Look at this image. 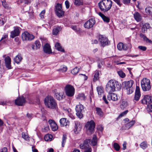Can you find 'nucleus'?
<instances>
[{
	"instance_id": "obj_55",
	"label": "nucleus",
	"mask_w": 152,
	"mask_h": 152,
	"mask_svg": "<svg viewBox=\"0 0 152 152\" xmlns=\"http://www.w3.org/2000/svg\"><path fill=\"white\" fill-rule=\"evenodd\" d=\"M87 146L84 143L83 144H81L80 145V148L81 149H85H85L88 148Z\"/></svg>"
},
{
	"instance_id": "obj_60",
	"label": "nucleus",
	"mask_w": 152,
	"mask_h": 152,
	"mask_svg": "<svg viewBox=\"0 0 152 152\" xmlns=\"http://www.w3.org/2000/svg\"><path fill=\"white\" fill-rule=\"evenodd\" d=\"M65 4L66 5V8L67 9H68L69 7V4L68 1L66 0L65 1Z\"/></svg>"
},
{
	"instance_id": "obj_16",
	"label": "nucleus",
	"mask_w": 152,
	"mask_h": 152,
	"mask_svg": "<svg viewBox=\"0 0 152 152\" xmlns=\"http://www.w3.org/2000/svg\"><path fill=\"white\" fill-rule=\"evenodd\" d=\"M44 52L47 54H50L52 53V50L50 45L48 43H46L43 48Z\"/></svg>"
},
{
	"instance_id": "obj_50",
	"label": "nucleus",
	"mask_w": 152,
	"mask_h": 152,
	"mask_svg": "<svg viewBox=\"0 0 152 152\" xmlns=\"http://www.w3.org/2000/svg\"><path fill=\"white\" fill-rule=\"evenodd\" d=\"M74 3L76 5H80L82 4V0H74Z\"/></svg>"
},
{
	"instance_id": "obj_35",
	"label": "nucleus",
	"mask_w": 152,
	"mask_h": 152,
	"mask_svg": "<svg viewBox=\"0 0 152 152\" xmlns=\"http://www.w3.org/2000/svg\"><path fill=\"white\" fill-rule=\"evenodd\" d=\"M145 12L148 15L152 14V7H147L145 9Z\"/></svg>"
},
{
	"instance_id": "obj_10",
	"label": "nucleus",
	"mask_w": 152,
	"mask_h": 152,
	"mask_svg": "<svg viewBox=\"0 0 152 152\" xmlns=\"http://www.w3.org/2000/svg\"><path fill=\"white\" fill-rule=\"evenodd\" d=\"M96 22L94 18H91L86 22L84 24L85 28L89 29L92 28L95 24Z\"/></svg>"
},
{
	"instance_id": "obj_17",
	"label": "nucleus",
	"mask_w": 152,
	"mask_h": 152,
	"mask_svg": "<svg viewBox=\"0 0 152 152\" xmlns=\"http://www.w3.org/2000/svg\"><path fill=\"white\" fill-rule=\"evenodd\" d=\"M109 94L107 96V98L109 100H112L114 101H117L118 99L117 95L112 92L108 93Z\"/></svg>"
},
{
	"instance_id": "obj_12",
	"label": "nucleus",
	"mask_w": 152,
	"mask_h": 152,
	"mask_svg": "<svg viewBox=\"0 0 152 152\" xmlns=\"http://www.w3.org/2000/svg\"><path fill=\"white\" fill-rule=\"evenodd\" d=\"M82 128V126L80 122L75 121V126L73 129V131L75 134L79 133L80 131Z\"/></svg>"
},
{
	"instance_id": "obj_62",
	"label": "nucleus",
	"mask_w": 152,
	"mask_h": 152,
	"mask_svg": "<svg viewBox=\"0 0 152 152\" xmlns=\"http://www.w3.org/2000/svg\"><path fill=\"white\" fill-rule=\"evenodd\" d=\"M69 117L72 119H75V117L72 113H69L68 114Z\"/></svg>"
},
{
	"instance_id": "obj_4",
	"label": "nucleus",
	"mask_w": 152,
	"mask_h": 152,
	"mask_svg": "<svg viewBox=\"0 0 152 152\" xmlns=\"http://www.w3.org/2000/svg\"><path fill=\"white\" fill-rule=\"evenodd\" d=\"M141 85L142 88L144 91H149L151 88L150 80L146 78H144L142 80Z\"/></svg>"
},
{
	"instance_id": "obj_39",
	"label": "nucleus",
	"mask_w": 152,
	"mask_h": 152,
	"mask_svg": "<svg viewBox=\"0 0 152 152\" xmlns=\"http://www.w3.org/2000/svg\"><path fill=\"white\" fill-rule=\"evenodd\" d=\"M140 37L142 38L144 41L147 42H151V41L147 37H146L144 34L140 33Z\"/></svg>"
},
{
	"instance_id": "obj_61",
	"label": "nucleus",
	"mask_w": 152,
	"mask_h": 152,
	"mask_svg": "<svg viewBox=\"0 0 152 152\" xmlns=\"http://www.w3.org/2000/svg\"><path fill=\"white\" fill-rule=\"evenodd\" d=\"M115 3H116L119 6H121V3L120 0H113Z\"/></svg>"
},
{
	"instance_id": "obj_42",
	"label": "nucleus",
	"mask_w": 152,
	"mask_h": 152,
	"mask_svg": "<svg viewBox=\"0 0 152 152\" xmlns=\"http://www.w3.org/2000/svg\"><path fill=\"white\" fill-rule=\"evenodd\" d=\"M96 113L98 115L101 116H102L103 115V113L101 109L99 107H96Z\"/></svg>"
},
{
	"instance_id": "obj_59",
	"label": "nucleus",
	"mask_w": 152,
	"mask_h": 152,
	"mask_svg": "<svg viewBox=\"0 0 152 152\" xmlns=\"http://www.w3.org/2000/svg\"><path fill=\"white\" fill-rule=\"evenodd\" d=\"M92 149L91 147H88L87 148L85 149L84 152H91Z\"/></svg>"
},
{
	"instance_id": "obj_11",
	"label": "nucleus",
	"mask_w": 152,
	"mask_h": 152,
	"mask_svg": "<svg viewBox=\"0 0 152 152\" xmlns=\"http://www.w3.org/2000/svg\"><path fill=\"white\" fill-rule=\"evenodd\" d=\"M99 41L103 47L107 45L109 42L108 39L106 37H103L102 35L99 36Z\"/></svg>"
},
{
	"instance_id": "obj_18",
	"label": "nucleus",
	"mask_w": 152,
	"mask_h": 152,
	"mask_svg": "<svg viewBox=\"0 0 152 152\" xmlns=\"http://www.w3.org/2000/svg\"><path fill=\"white\" fill-rule=\"evenodd\" d=\"M48 123L53 131H55L57 130L58 128V126L53 120H49Z\"/></svg>"
},
{
	"instance_id": "obj_48",
	"label": "nucleus",
	"mask_w": 152,
	"mask_h": 152,
	"mask_svg": "<svg viewBox=\"0 0 152 152\" xmlns=\"http://www.w3.org/2000/svg\"><path fill=\"white\" fill-rule=\"evenodd\" d=\"M8 38V35L6 34H4L3 35L1 38L0 41H3L4 42H5V40H7V39Z\"/></svg>"
},
{
	"instance_id": "obj_8",
	"label": "nucleus",
	"mask_w": 152,
	"mask_h": 152,
	"mask_svg": "<svg viewBox=\"0 0 152 152\" xmlns=\"http://www.w3.org/2000/svg\"><path fill=\"white\" fill-rule=\"evenodd\" d=\"M86 127L87 131H89L91 133H92L94 131L95 124L93 120L88 121L86 124Z\"/></svg>"
},
{
	"instance_id": "obj_64",
	"label": "nucleus",
	"mask_w": 152,
	"mask_h": 152,
	"mask_svg": "<svg viewBox=\"0 0 152 152\" xmlns=\"http://www.w3.org/2000/svg\"><path fill=\"white\" fill-rule=\"evenodd\" d=\"M144 27H145L146 29L149 28L150 27V24L148 23H145L144 25L143 26Z\"/></svg>"
},
{
	"instance_id": "obj_49",
	"label": "nucleus",
	"mask_w": 152,
	"mask_h": 152,
	"mask_svg": "<svg viewBox=\"0 0 152 152\" xmlns=\"http://www.w3.org/2000/svg\"><path fill=\"white\" fill-rule=\"evenodd\" d=\"M128 105L127 102L126 101H123L122 102L121 107V108H124L126 107Z\"/></svg>"
},
{
	"instance_id": "obj_6",
	"label": "nucleus",
	"mask_w": 152,
	"mask_h": 152,
	"mask_svg": "<svg viewBox=\"0 0 152 152\" xmlns=\"http://www.w3.org/2000/svg\"><path fill=\"white\" fill-rule=\"evenodd\" d=\"M133 83V81L132 80L125 82L124 83L125 85L124 88L127 90V94H129L133 92L134 89L132 87Z\"/></svg>"
},
{
	"instance_id": "obj_45",
	"label": "nucleus",
	"mask_w": 152,
	"mask_h": 152,
	"mask_svg": "<svg viewBox=\"0 0 152 152\" xmlns=\"http://www.w3.org/2000/svg\"><path fill=\"white\" fill-rule=\"evenodd\" d=\"M79 71V68L77 67H76L71 71V72L73 75H75Z\"/></svg>"
},
{
	"instance_id": "obj_29",
	"label": "nucleus",
	"mask_w": 152,
	"mask_h": 152,
	"mask_svg": "<svg viewBox=\"0 0 152 152\" xmlns=\"http://www.w3.org/2000/svg\"><path fill=\"white\" fill-rule=\"evenodd\" d=\"M55 47L56 49L58 51L61 52H64V50L62 48L59 43H56L55 45Z\"/></svg>"
},
{
	"instance_id": "obj_31",
	"label": "nucleus",
	"mask_w": 152,
	"mask_h": 152,
	"mask_svg": "<svg viewBox=\"0 0 152 152\" xmlns=\"http://www.w3.org/2000/svg\"><path fill=\"white\" fill-rule=\"evenodd\" d=\"M22 58L20 55H17L14 58L15 62L18 64L21 61Z\"/></svg>"
},
{
	"instance_id": "obj_63",
	"label": "nucleus",
	"mask_w": 152,
	"mask_h": 152,
	"mask_svg": "<svg viewBox=\"0 0 152 152\" xmlns=\"http://www.w3.org/2000/svg\"><path fill=\"white\" fill-rule=\"evenodd\" d=\"M7 152V149L6 148H2L1 151H0V152Z\"/></svg>"
},
{
	"instance_id": "obj_23",
	"label": "nucleus",
	"mask_w": 152,
	"mask_h": 152,
	"mask_svg": "<svg viewBox=\"0 0 152 152\" xmlns=\"http://www.w3.org/2000/svg\"><path fill=\"white\" fill-rule=\"evenodd\" d=\"M96 90L99 97H101L103 94V88L101 86H99L96 87Z\"/></svg>"
},
{
	"instance_id": "obj_28",
	"label": "nucleus",
	"mask_w": 152,
	"mask_h": 152,
	"mask_svg": "<svg viewBox=\"0 0 152 152\" xmlns=\"http://www.w3.org/2000/svg\"><path fill=\"white\" fill-rule=\"evenodd\" d=\"M70 27L77 33H80L82 32L80 28H77L76 26L72 25Z\"/></svg>"
},
{
	"instance_id": "obj_7",
	"label": "nucleus",
	"mask_w": 152,
	"mask_h": 152,
	"mask_svg": "<svg viewBox=\"0 0 152 152\" xmlns=\"http://www.w3.org/2000/svg\"><path fill=\"white\" fill-rule=\"evenodd\" d=\"M65 90L66 95L68 96L72 97L74 94L75 89L71 85H66L65 87Z\"/></svg>"
},
{
	"instance_id": "obj_47",
	"label": "nucleus",
	"mask_w": 152,
	"mask_h": 152,
	"mask_svg": "<svg viewBox=\"0 0 152 152\" xmlns=\"http://www.w3.org/2000/svg\"><path fill=\"white\" fill-rule=\"evenodd\" d=\"M113 147L116 151H119L120 149V146L119 145L116 143H114L113 144Z\"/></svg>"
},
{
	"instance_id": "obj_36",
	"label": "nucleus",
	"mask_w": 152,
	"mask_h": 152,
	"mask_svg": "<svg viewBox=\"0 0 152 152\" xmlns=\"http://www.w3.org/2000/svg\"><path fill=\"white\" fill-rule=\"evenodd\" d=\"M97 140L96 135H94L91 140V144L93 146L96 145L97 144Z\"/></svg>"
},
{
	"instance_id": "obj_52",
	"label": "nucleus",
	"mask_w": 152,
	"mask_h": 152,
	"mask_svg": "<svg viewBox=\"0 0 152 152\" xmlns=\"http://www.w3.org/2000/svg\"><path fill=\"white\" fill-rule=\"evenodd\" d=\"M2 5L5 8H8L9 7V6L8 4H6V1L3 0L2 1Z\"/></svg>"
},
{
	"instance_id": "obj_41",
	"label": "nucleus",
	"mask_w": 152,
	"mask_h": 152,
	"mask_svg": "<svg viewBox=\"0 0 152 152\" xmlns=\"http://www.w3.org/2000/svg\"><path fill=\"white\" fill-rule=\"evenodd\" d=\"M66 138L67 137L66 135L65 134H64L62 137V141L61 145L62 147H64V146L66 142Z\"/></svg>"
},
{
	"instance_id": "obj_56",
	"label": "nucleus",
	"mask_w": 152,
	"mask_h": 152,
	"mask_svg": "<svg viewBox=\"0 0 152 152\" xmlns=\"http://www.w3.org/2000/svg\"><path fill=\"white\" fill-rule=\"evenodd\" d=\"M138 48L140 50L144 51L146 50L147 49L146 47L142 46H138Z\"/></svg>"
},
{
	"instance_id": "obj_25",
	"label": "nucleus",
	"mask_w": 152,
	"mask_h": 152,
	"mask_svg": "<svg viewBox=\"0 0 152 152\" xmlns=\"http://www.w3.org/2000/svg\"><path fill=\"white\" fill-rule=\"evenodd\" d=\"M64 93L62 92H57L55 93V96L58 100H60L64 97Z\"/></svg>"
},
{
	"instance_id": "obj_1",
	"label": "nucleus",
	"mask_w": 152,
	"mask_h": 152,
	"mask_svg": "<svg viewBox=\"0 0 152 152\" xmlns=\"http://www.w3.org/2000/svg\"><path fill=\"white\" fill-rule=\"evenodd\" d=\"M121 88L120 83L117 81L111 80L108 82L106 86V90L108 93L120 90Z\"/></svg>"
},
{
	"instance_id": "obj_5",
	"label": "nucleus",
	"mask_w": 152,
	"mask_h": 152,
	"mask_svg": "<svg viewBox=\"0 0 152 152\" xmlns=\"http://www.w3.org/2000/svg\"><path fill=\"white\" fill-rule=\"evenodd\" d=\"M75 110L77 116L80 119L82 118L83 117V113L84 112L83 105L79 103L76 106Z\"/></svg>"
},
{
	"instance_id": "obj_44",
	"label": "nucleus",
	"mask_w": 152,
	"mask_h": 152,
	"mask_svg": "<svg viewBox=\"0 0 152 152\" xmlns=\"http://www.w3.org/2000/svg\"><path fill=\"white\" fill-rule=\"evenodd\" d=\"M117 73L119 76L121 78H123L125 77L126 75L125 73L121 70L118 71Z\"/></svg>"
},
{
	"instance_id": "obj_15",
	"label": "nucleus",
	"mask_w": 152,
	"mask_h": 152,
	"mask_svg": "<svg viewBox=\"0 0 152 152\" xmlns=\"http://www.w3.org/2000/svg\"><path fill=\"white\" fill-rule=\"evenodd\" d=\"M26 102V100L23 96L20 97L18 98L15 101L16 104L18 106L23 105Z\"/></svg>"
},
{
	"instance_id": "obj_33",
	"label": "nucleus",
	"mask_w": 152,
	"mask_h": 152,
	"mask_svg": "<svg viewBox=\"0 0 152 152\" xmlns=\"http://www.w3.org/2000/svg\"><path fill=\"white\" fill-rule=\"evenodd\" d=\"M135 121L134 120H132L129 122L128 123L126 124V127L127 128L129 129L135 123Z\"/></svg>"
},
{
	"instance_id": "obj_51",
	"label": "nucleus",
	"mask_w": 152,
	"mask_h": 152,
	"mask_svg": "<svg viewBox=\"0 0 152 152\" xmlns=\"http://www.w3.org/2000/svg\"><path fill=\"white\" fill-rule=\"evenodd\" d=\"M34 44L36 45V49H38L39 48L41 45L40 42L39 41H36L35 42Z\"/></svg>"
},
{
	"instance_id": "obj_21",
	"label": "nucleus",
	"mask_w": 152,
	"mask_h": 152,
	"mask_svg": "<svg viewBox=\"0 0 152 152\" xmlns=\"http://www.w3.org/2000/svg\"><path fill=\"white\" fill-rule=\"evenodd\" d=\"M118 49L119 50H127V47L124 45V44L122 42L119 43L117 46Z\"/></svg>"
},
{
	"instance_id": "obj_26",
	"label": "nucleus",
	"mask_w": 152,
	"mask_h": 152,
	"mask_svg": "<svg viewBox=\"0 0 152 152\" xmlns=\"http://www.w3.org/2000/svg\"><path fill=\"white\" fill-rule=\"evenodd\" d=\"M99 15L102 18L104 22L107 23L109 22L110 19L108 17L105 16L101 12H99Z\"/></svg>"
},
{
	"instance_id": "obj_46",
	"label": "nucleus",
	"mask_w": 152,
	"mask_h": 152,
	"mask_svg": "<svg viewBox=\"0 0 152 152\" xmlns=\"http://www.w3.org/2000/svg\"><path fill=\"white\" fill-rule=\"evenodd\" d=\"M62 10L61 4L59 3L57 4L56 7L55 11H56Z\"/></svg>"
},
{
	"instance_id": "obj_43",
	"label": "nucleus",
	"mask_w": 152,
	"mask_h": 152,
	"mask_svg": "<svg viewBox=\"0 0 152 152\" xmlns=\"http://www.w3.org/2000/svg\"><path fill=\"white\" fill-rule=\"evenodd\" d=\"M99 73L98 71H96L95 72V75L94 77V81H96L99 79Z\"/></svg>"
},
{
	"instance_id": "obj_24",
	"label": "nucleus",
	"mask_w": 152,
	"mask_h": 152,
	"mask_svg": "<svg viewBox=\"0 0 152 152\" xmlns=\"http://www.w3.org/2000/svg\"><path fill=\"white\" fill-rule=\"evenodd\" d=\"M134 19L137 22H139L142 19V16L138 12H136L134 14Z\"/></svg>"
},
{
	"instance_id": "obj_27",
	"label": "nucleus",
	"mask_w": 152,
	"mask_h": 152,
	"mask_svg": "<svg viewBox=\"0 0 152 152\" xmlns=\"http://www.w3.org/2000/svg\"><path fill=\"white\" fill-rule=\"evenodd\" d=\"M60 122L61 125L63 126H66L69 123L67 121H66V118H61L60 120Z\"/></svg>"
},
{
	"instance_id": "obj_22",
	"label": "nucleus",
	"mask_w": 152,
	"mask_h": 152,
	"mask_svg": "<svg viewBox=\"0 0 152 152\" xmlns=\"http://www.w3.org/2000/svg\"><path fill=\"white\" fill-rule=\"evenodd\" d=\"M61 26H57L53 28L52 31V34L54 35H57L60 31L62 29Z\"/></svg>"
},
{
	"instance_id": "obj_2",
	"label": "nucleus",
	"mask_w": 152,
	"mask_h": 152,
	"mask_svg": "<svg viewBox=\"0 0 152 152\" xmlns=\"http://www.w3.org/2000/svg\"><path fill=\"white\" fill-rule=\"evenodd\" d=\"M100 10L103 12L109 11L112 6V1L111 0H102L98 3Z\"/></svg>"
},
{
	"instance_id": "obj_19",
	"label": "nucleus",
	"mask_w": 152,
	"mask_h": 152,
	"mask_svg": "<svg viewBox=\"0 0 152 152\" xmlns=\"http://www.w3.org/2000/svg\"><path fill=\"white\" fill-rule=\"evenodd\" d=\"M5 64L6 67L8 69L12 68L11 65V59L10 57L7 56L5 58Z\"/></svg>"
},
{
	"instance_id": "obj_20",
	"label": "nucleus",
	"mask_w": 152,
	"mask_h": 152,
	"mask_svg": "<svg viewBox=\"0 0 152 152\" xmlns=\"http://www.w3.org/2000/svg\"><path fill=\"white\" fill-rule=\"evenodd\" d=\"M140 95V88L138 86H136L134 100L136 101H138L139 99Z\"/></svg>"
},
{
	"instance_id": "obj_38",
	"label": "nucleus",
	"mask_w": 152,
	"mask_h": 152,
	"mask_svg": "<svg viewBox=\"0 0 152 152\" xmlns=\"http://www.w3.org/2000/svg\"><path fill=\"white\" fill-rule=\"evenodd\" d=\"M22 136L24 140H29V137L26 132H23L22 133Z\"/></svg>"
},
{
	"instance_id": "obj_37",
	"label": "nucleus",
	"mask_w": 152,
	"mask_h": 152,
	"mask_svg": "<svg viewBox=\"0 0 152 152\" xmlns=\"http://www.w3.org/2000/svg\"><path fill=\"white\" fill-rule=\"evenodd\" d=\"M85 98L86 96H85L84 94L82 93L79 94L77 97V99L81 100H85Z\"/></svg>"
},
{
	"instance_id": "obj_54",
	"label": "nucleus",
	"mask_w": 152,
	"mask_h": 152,
	"mask_svg": "<svg viewBox=\"0 0 152 152\" xmlns=\"http://www.w3.org/2000/svg\"><path fill=\"white\" fill-rule=\"evenodd\" d=\"M96 129L99 131L102 132L103 130V127L101 125H99L97 126Z\"/></svg>"
},
{
	"instance_id": "obj_3",
	"label": "nucleus",
	"mask_w": 152,
	"mask_h": 152,
	"mask_svg": "<svg viewBox=\"0 0 152 152\" xmlns=\"http://www.w3.org/2000/svg\"><path fill=\"white\" fill-rule=\"evenodd\" d=\"M45 105L48 107L52 109L56 108L57 104L54 98L50 96H48L45 99Z\"/></svg>"
},
{
	"instance_id": "obj_30",
	"label": "nucleus",
	"mask_w": 152,
	"mask_h": 152,
	"mask_svg": "<svg viewBox=\"0 0 152 152\" xmlns=\"http://www.w3.org/2000/svg\"><path fill=\"white\" fill-rule=\"evenodd\" d=\"M53 136L50 134L45 135L44 137V139L46 141H51L52 140Z\"/></svg>"
},
{
	"instance_id": "obj_13",
	"label": "nucleus",
	"mask_w": 152,
	"mask_h": 152,
	"mask_svg": "<svg viewBox=\"0 0 152 152\" xmlns=\"http://www.w3.org/2000/svg\"><path fill=\"white\" fill-rule=\"evenodd\" d=\"M14 30L11 31L10 32V37L12 38H14L15 37L18 36L20 34V27L16 26L14 27Z\"/></svg>"
},
{
	"instance_id": "obj_57",
	"label": "nucleus",
	"mask_w": 152,
	"mask_h": 152,
	"mask_svg": "<svg viewBox=\"0 0 152 152\" xmlns=\"http://www.w3.org/2000/svg\"><path fill=\"white\" fill-rule=\"evenodd\" d=\"M147 110L150 112H152V104L148 106Z\"/></svg>"
},
{
	"instance_id": "obj_14",
	"label": "nucleus",
	"mask_w": 152,
	"mask_h": 152,
	"mask_svg": "<svg viewBox=\"0 0 152 152\" xmlns=\"http://www.w3.org/2000/svg\"><path fill=\"white\" fill-rule=\"evenodd\" d=\"M143 104H147L152 102V96L149 95H145L142 100Z\"/></svg>"
},
{
	"instance_id": "obj_34",
	"label": "nucleus",
	"mask_w": 152,
	"mask_h": 152,
	"mask_svg": "<svg viewBox=\"0 0 152 152\" xmlns=\"http://www.w3.org/2000/svg\"><path fill=\"white\" fill-rule=\"evenodd\" d=\"M140 147L143 149H146L148 147V145L146 141H143L140 144Z\"/></svg>"
},
{
	"instance_id": "obj_40",
	"label": "nucleus",
	"mask_w": 152,
	"mask_h": 152,
	"mask_svg": "<svg viewBox=\"0 0 152 152\" xmlns=\"http://www.w3.org/2000/svg\"><path fill=\"white\" fill-rule=\"evenodd\" d=\"M67 69L66 66L63 65L61 66V68L57 70L58 71L60 72H66L67 70Z\"/></svg>"
},
{
	"instance_id": "obj_9",
	"label": "nucleus",
	"mask_w": 152,
	"mask_h": 152,
	"mask_svg": "<svg viewBox=\"0 0 152 152\" xmlns=\"http://www.w3.org/2000/svg\"><path fill=\"white\" fill-rule=\"evenodd\" d=\"M34 38V36L30 34L27 31H25L22 34V38L23 40L31 41Z\"/></svg>"
},
{
	"instance_id": "obj_53",
	"label": "nucleus",
	"mask_w": 152,
	"mask_h": 152,
	"mask_svg": "<svg viewBox=\"0 0 152 152\" xmlns=\"http://www.w3.org/2000/svg\"><path fill=\"white\" fill-rule=\"evenodd\" d=\"M128 110H126L121 113V114L119 115V117H122L125 115L126 114L128 113Z\"/></svg>"
},
{
	"instance_id": "obj_32",
	"label": "nucleus",
	"mask_w": 152,
	"mask_h": 152,
	"mask_svg": "<svg viewBox=\"0 0 152 152\" xmlns=\"http://www.w3.org/2000/svg\"><path fill=\"white\" fill-rule=\"evenodd\" d=\"M56 15L59 18H61L64 15V12L63 10H59L56 11Z\"/></svg>"
},
{
	"instance_id": "obj_58",
	"label": "nucleus",
	"mask_w": 152,
	"mask_h": 152,
	"mask_svg": "<svg viewBox=\"0 0 152 152\" xmlns=\"http://www.w3.org/2000/svg\"><path fill=\"white\" fill-rule=\"evenodd\" d=\"M91 140L89 139H87L86 140H85L84 142V143L87 146L88 145V143L90 142Z\"/></svg>"
}]
</instances>
